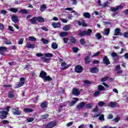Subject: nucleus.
Segmentation results:
<instances>
[{
	"instance_id": "obj_1",
	"label": "nucleus",
	"mask_w": 128,
	"mask_h": 128,
	"mask_svg": "<svg viewBox=\"0 0 128 128\" xmlns=\"http://www.w3.org/2000/svg\"><path fill=\"white\" fill-rule=\"evenodd\" d=\"M40 78H43L44 82H52V78L50 77V76H47L46 72L42 70L40 72Z\"/></svg>"
},
{
	"instance_id": "obj_2",
	"label": "nucleus",
	"mask_w": 128,
	"mask_h": 128,
	"mask_svg": "<svg viewBox=\"0 0 128 128\" xmlns=\"http://www.w3.org/2000/svg\"><path fill=\"white\" fill-rule=\"evenodd\" d=\"M92 32V30L88 29L87 30H82L78 33L79 36H90Z\"/></svg>"
},
{
	"instance_id": "obj_3",
	"label": "nucleus",
	"mask_w": 128,
	"mask_h": 128,
	"mask_svg": "<svg viewBox=\"0 0 128 128\" xmlns=\"http://www.w3.org/2000/svg\"><path fill=\"white\" fill-rule=\"evenodd\" d=\"M58 124L56 121H52L46 124H43L42 128H54Z\"/></svg>"
},
{
	"instance_id": "obj_4",
	"label": "nucleus",
	"mask_w": 128,
	"mask_h": 128,
	"mask_svg": "<svg viewBox=\"0 0 128 128\" xmlns=\"http://www.w3.org/2000/svg\"><path fill=\"white\" fill-rule=\"evenodd\" d=\"M124 8V6H122V5H120L118 6L116 8H114V7H111L110 8V10L112 12H114V14H112V16L113 18H114V16H116V14H118V12H116L117 10H118L120 9V8Z\"/></svg>"
},
{
	"instance_id": "obj_5",
	"label": "nucleus",
	"mask_w": 128,
	"mask_h": 128,
	"mask_svg": "<svg viewBox=\"0 0 128 128\" xmlns=\"http://www.w3.org/2000/svg\"><path fill=\"white\" fill-rule=\"evenodd\" d=\"M20 80V82L16 83L15 88H19L24 86V84L26 82V79L24 77H21Z\"/></svg>"
},
{
	"instance_id": "obj_6",
	"label": "nucleus",
	"mask_w": 128,
	"mask_h": 128,
	"mask_svg": "<svg viewBox=\"0 0 128 128\" xmlns=\"http://www.w3.org/2000/svg\"><path fill=\"white\" fill-rule=\"evenodd\" d=\"M12 108V112L14 116H20L22 114V111L20 110V108L18 107L16 108Z\"/></svg>"
},
{
	"instance_id": "obj_7",
	"label": "nucleus",
	"mask_w": 128,
	"mask_h": 128,
	"mask_svg": "<svg viewBox=\"0 0 128 128\" xmlns=\"http://www.w3.org/2000/svg\"><path fill=\"white\" fill-rule=\"evenodd\" d=\"M99 116V120H101V122H104V115L102 114L100 116V114H92V118H98Z\"/></svg>"
},
{
	"instance_id": "obj_8",
	"label": "nucleus",
	"mask_w": 128,
	"mask_h": 128,
	"mask_svg": "<svg viewBox=\"0 0 128 128\" xmlns=\"http://www.w3.org/2000/svg\"><path fill=\"white\" fill-rule=\"evenodd\" d=\"M74 70L76 72H78V74H80V72H82V70H84V68H82V66L80 65H78L75 67Z\"/></svg>"
},
{
	"instance_id": "obj_9",
	"label": "nucleus",
	"mask_w": 128,
	"mask_h": 128,
	"mask_svg": "<svg viewBox=\"0 0 128 128\" xmlns=\"http://www.w3.org/2000/svg\"><path fill=\"white\" fill-rule=\"evenodd\" d=\"M48 102L46 101L40 103V108L42 110H44V108H48Z\"/></svg>"
},
{
	"instance_id": "obj_10",
	"label": "nucleus",
	"mask_w": 128,
	"mask_h": 128,
	"mask_svg": "<svg viewBox=\"0 0 128 128\" xmlns=\"http://www.w3.org/2000/svg\"><path fill=\"white\" fill-rule=\"evenodd\" d=\"M0 114H2L0 116V118L2 120H4V118H6V117L8 116V112L0 111Z\"/></svg>"
},
{
	"instance_id": "obj_11",
	"label": "nucleus",
	"mask_w": 128,
	"mask_h": 128,
	"mask_svg": "<svg viewBox=\"0 0 128 128\" xmlns=\"http://www.w3.org/2000/svg\"><path fill=\"white\" fill-rule=\"evenodd\" d=\"M103 64H106V66H108V64H110V59L106 56H104L102 59Z\"/></svg>"
},
{
	"instance_id": "obj_12",
	"label": "nucleus",
	"mask_w": 128,
	"mask_h": 128,
	"mask_svg": "<svg viewBox=\"0 0 128 128\" xmlns=\"http://www.w3.org/2000/svg\"><path fill=\"white\" fill-rule=\"evenodd\" d=\"M114 36H122V33L120 32V29L116 28L114 30Z\"/></svg>"
},
{
	"instance_id": "obj_13",
	"label": "nucleus",
	"mask_w": 128,
	"mask_h": 128,
	"mask_svg": "<svg viewBox=\"0 0 128 128\" xmlns=\"http://www.w3.org/2000/svg\"><path fill=\"white\" fill-rule=\"evenodd\" d=\"M72 94L74 96H80V91L76 88H74L72 89Z\"/></svg>"
},
{
	"instance_id": "obj_14",
	"label": "nucleus",
	"mask_w": 128,
	"mask_h": 128,
	"mask_svg": "<svg viewBox=\"0 0 128 128\" xmlns=\"http://www.w3.org/2000/svg\"><path fill=\"white\" fill-rule=\"evenodd\" d=\"M74 100L72 101L69 103V106H74L76 104V102H78V98H73Z\"/></svg>"
},
{
	"instance_id": "obj_15",
	"label": "nucleus",
	"mask_w": 128,
	"mask_h": 128,
	"mask_svg": "<svg viewBox=\"0 0 128 128\" xmlns=\"http://www.w3.org/2000/svg\"><path fill=\"white\" fill-rule=\"evenodd\" d=\"M8 96L9 98H14V90H10L8 92Z\"/></svg>"
},
{
	"instance_id": "obj_16",
	"label": "nucleus",
	"mask_w": 128,
	"mask_h": 128,
	"mask_svg": "<svg viewBox=\"0 0 128 128\" xmlns=\"http://www.w3.org/2000/svg\"><path fill=\"white\" fill-rule=\"evenodd\" d=\"M41 60H42L43 62H46V64H50L52 59L50 58H46L44 56H43L41 57Z\"/></svg>"
},
{
	"instance_id": "obj_17",
	"label": "nucleus",
	"mask_w": 128,
	"mask_h": 128,
	"mask_svg": "<svg viewBox=\"0 0 128 128\" xmlns=\"http://www.w3.org/2000/svg\"><path fill=\"white\" fill-rule=\"evenodd\" d=\"M85 106H86V102H81L79 103L78 105H77V108H78V110H82V108H84Z\"/></svg>"
},
{
	"instance_id": "obj_18",
	"label": "nucleus",
	"mask_w": 128,
	"mask_h": 128,
	"mask_svg": "<svg viewBox=\"0 0 128 128\" xmlns=\"http://www.w3.org/2000/svg\"><path fill=\"white\" fill-rule=\"evenodd\" d=\"M24 48H36V44H30V43H27Z\"/></svg>"
},
{
	"instance_id": "obj_19",
	"label": "nucleus",
	"mask_w": 128,
	"mask_h": 128,
	"mask_svg": "<svg viewBox=\"0 0 128 128\" xmlns=\"http://www.w3.org/2000/svg\"><path fill=\"white\" fill-rule=\"evenodd\" d=\"M98 68L97 67H92L90 69V72H92V74H96L98 72Z\"/></svg>"
},
{
	"instance_id": "obj_20",
	"label": "nucleus",
	"mask_w": 128,
	"mask_h": 128,
	"mask_svg": "<svg viewBox=\"0 0 128 128\" xmlns=\"http://www.w3.org/2000/svg\"><path fill=\"white\" fill-rule=\"evenodd\" d=\"M11 20H12L14 24H18V16L16 15H13L11 18Z\"/></svg>"
},
{
	"instance_id": "obj_21",
	"label": "nucleus",
	"mask_w": 128,
	"mask_h": 128,
	"mask_svg": "<svg viewBox=\"0 0 128 128\" xmlns=\"http://www.w3.org/2000/svg\"><path fill=\"white\" fill-rule=\"evenodd\" d=\"M52 24L54 28H58L62 24H60V22H52Z\"/></svg>"
},
{
	"instance_id": "obj_22",
	"label": "nucleus",
	"mask_w": 128,
	"mask_h": 128,
	"mask_svg": "<svg viewBox=\"0 0 128 128\" xmlns=\"http://www.w3.org/2000/svg\"><path fill=\"white\" fill-rule=\"evenodd\" d=\"M36 16H34L30 20V22L32 24H36Z\"/></svg>"
},
{
	"instance_id": "obj_23",
	"label": "nucleus",
	"mask_w": 128,
	"mask_h": 128,
	"mask_svg": "<svg viewBox=\"0 0 128 128\" xmlns=\"http://www.w3.org/2000/svg\"><path fill=\"white\" fill-rule=\"evenodd\" d=\"M108 106L110 108H116V103L114 102H110V104H108Z\"/></svg>"
},
{
	"instance_id": "obj_24",
	"label": "nucleus",
	"mask_w": 128,
	"mask_h": 128,
	"mask_svg": "<svg viewBox=\"0 0 128 128\" xmlns=\"http://www.w3.org/2000/svg\"><path fill=\"white\" fill-rule=\"evenodd\" d=\"M36 20L38 22H44V18L42 16H38L36 17Z\"/></svg>"
},
{
	"instance_id": "obj_25",
	"label": "nucleus",
	"mask_w": 128,
	"mask_h": 128,
	"mask_svg": "<svg viewBox=\"0 0 128 128\" xmlns=\"http://www.w3.org/2000/svg\"><path fill=\"white\" fill-rule=\"evenodd\" d=\"M84 60L86 64H90V56H87L85 57L84 58Z\"/></svg>"
},
{
	"instance_id": "obj_26",
	"label": "nucleus",
	"mask_w": 128,
	"mask_h": 128,
	"mask_svg": "<svg viewBox=\"0 0 128 128\" xmlns=\"http://www.w3.org/2000/svg\"><path fill=\"white\" fill-rule=\"evenodd\" d=\"M83 16L86 18H90V16H92L90 15V14L88 12H84L83 13Z\"/></svg>"
},
{
	"instance_id": "obj_27",
	"label": "nucleus",
	"mask_w": 128,
	"mask_h": 128,
	"mask_svg": "<svg viewBox=\"0 0 128 128\" xmlns=\"http://www.w3.org/2000/svg\"><path fill=\"white\" fill-rule=\"evenodd\" d=\"M18 12H20V14H28V10L22 8L18 11Z\"/></svg>"
},
{
	"instance_id": "obj_28",
	"label": "nucleus",
	"mask_w": 128,
	"mask_h": 128,
	"mask_svg": "<svg viewBox=\"0 0 128 128\" xmlns=\"http://www.w3.org/2000/svg\"><path fill=\"white\" fill-rule=\"evenodd\" d=\"M98 92H102V90H106V88L102 85L98 86Z\"/></svg>"
},
{
	"instance_id": "obj_29",
	"label": "nucleus",
	"mask_w": 128,
	"mask_h": 128,
	"mask_svg": "<svg viewBox=\"0 0 128 128\" xmlns=\"http://www.w3.org/2000/svg\"><path fill=\"white\" fill-rule=\"evenodd\" d=\"M111 56L112 58H116L117 60H118L120 56L118 55V54L116 53V52H112Z\"/></svg>"
},
{
	"instance_id": "obj_30",
	"label": "nucleus",
	"mask_w": 128,
	"mask_h": 128,
	"mask_svg": "<svg viewBox=\"0 0 128 128\" xmlns=\"http://www.w3.org/2000/svg\"><path fill=\"white\" fill-rule=\"evenodd\" d=\"M85 108L86 110H90L92 108V103L88 104L86 105Z\"/></svg>"
},
{
	"instance_id": "obj_31",
	"label": "nucleus",
	"mask_w": 128,
	"mask_h": 128,
	"mask_svg": "<svg viewBox=\"0 0 128 128\" xmlns=\"http://www.w3.org/2000/svg\"><path fill=\"white\" fill-rule=\"evenodd\" d=\"M41 42L44 44H48L50 41L48 40L45 39L44 38H42Z\"/></svg>"
},
{
	"instance_id": "obj_32",
	"label": "nucleus",
	"mask_w": 128,
	"mask_h": 128,
	"mask_svg": "<svg viewBox=\"0 0 128 128\" xmlns=\"http://www.w3.org/2000/svg\"><path fill=\"white\" fill-rule=\"evenodd\" d=\"M52 48H54V50H56L58 48V44L55 42H53L52 44Z\"/></svg>"
},
{
	"instance_id": "obj_33",
	"label": "nucleus",
	"mask_w": 128,
	"mask_h": 128,
	"mask_svg": "<svg viewBox=\"0 0 128 128\" xmlns=\"http://www.w3.org/2000/svg\"><path fill=\"white\" fill-rule=\"evenodd\" d=\"M68 34V32H61L60 34V36L62 38H64V36H66Z\"/></svg>"
},
{
	"instance_id": "obj_34",
	"label": "nucleus",
	"mask_w": 128,
	"mask_h": 128,
	"mask_svg": "<svg viewBox=\"0 0 128 128\" xmlns=\"http://www.w3.org/2000/svg\"><path fill=\"white\" fill-rule=\"evenodd\" d=\"M80 44H82V46H86V40H84V38H82L80 40Z\"/></svg>"
},
{
	"instance_id": "obj_35",
	"label": "nucleus",
	"mask_w": 128,
	"mask_h": 128,
	"mask_svg": "<svg viewBox=\"0 0 128 128\" xmlns=\"http://www.w3.org/2000/svg\"><path fill=\"white\" fill-rule=\"evenodd\" d=\"M63 30L65 32H68V30H70V25H66L63 27Z\"/></svg>"
},
{
	"instance_id": "obj_36",
	"label": "nucleus",
	"mask_w": 128,
	"mask_h": 128,
	"mask_svg": "<svg viewBox=\"0 0 128 128\" xmlns=\"http://www.w3.org/2000/svg\"><path fill=\"white\" fill-rule=\"evenodd\" d=\"M46 10V4H42L40 6V10H41V12H44Z\"/></svg>"
},
{
	"instance_id": "obj_37",
	"label": "nucleus",
	"mask_w": 128,
	"mask_h": 128,
	"mask_svg": "<svg viewBox=\"0 0 128 128\" xmlns=\"http://www.w3.org/2000/svg\"><path fill=\"white\" fill-rule=\"evenodd\" d=\"M24 112H32L34 111V110L30 108H24Z\"/></svg>"
},
{
	"instance_id": "obj_38",
	"label": "nucleus",
	"mask_w": 128,
	"mask_h": 128,
	"mask_svg": "<svg viewBox=\"0 0 128 128\" xmlns=\"http://www.w3.org/2000/svg\"><path fill=\"white\" fill-rule=\"evenodd\" d=\"M95 36L96 38H97V40H100L102 38V35L100 34V32L96 34H95Z\"/></svg>"
},
{
	"instance_id": "obj_39",
	"label": "nucleus",
	"mask_w": 128,
	"mask_h": 128,
	"mask_svg": "<svg viewBox=\"0 0 128 128\" xmlns=\"http://www.w3.org/2000/svg\"><path fill=\"white\" fill-rule=\"evenodd\" d=\"M18 10L16 8H11L9 9L10 12H14V14H16V12H18Z\"/></svg>"
},
{
	"instance_id": "obj_40",
	"label": "nucleus",
	"mask_w": 128,
	"mask_h": 128,
	"mask_svg": "<svg viewBox=\"0 0 128 128\" xmlns=\"http://www.w3.org/2000/svg\"><path fill=\"white\" fill-rule=\"evenodd\" d=\"M48 116H50V114H45L44 115L41 116V118H42V120H46V118H48Z\"/></svg>"
},
{
	"instance_id": "obj_41",
	"label": "nucleus",
	"mask_w": 128,
	"mask_h": 128,
	"mask_svg": "<svg viewBox=\"0 0 128 128\" xmlns=\"http://www.w3.org/2000/svg\"><path fill=\"white\" fill-rule=\"evenodd\" d=\"M44 56L46 58H52L54 54L52 53H46L44 54Z\"/></svg>"
},
{
	"instance_id": "obj_42",
	"label": "nucleus",
	"mask_w": 128,
	"mask_h": 128,
	"mask_svg": "<svg viewBox=\"0 0 128 128\" xmlns=\"http://www.w3.org/2000/svg\"><path fill=\"white\" fill-rule=\"evenodd\" d=\"M70 44H76V40L74 38L72 37V38L70 39Z\"/></svg>"
},
{
	"instance_id": "obj_43",
	"label": "nucleus",
	"mask_w": 128,
	"mask_h": 128,
	"mask_svg": "<svg viewBox=\"0 0 128 128\" xmlns=\"http://www.w3.org/2000/svg\"><path fill=\"white\" fill-rule=\"evenodd\" d=\"M4 42H5V44H12V42H10V40H8L6 38H4Z\"/></svg>"
},
{
	"instance_id": "obj_44",
	"label": "nucleus",
	"mask_w": 128,
	"mask_h": 128,
	"mask_svg": "<svg viewBox=\"0 0 128 128\" xmlns=\"http://www.w3.org/2000/svg\"><path fill=\"white\" fill-rule=\"evenodd\" d=\"M110 28L106 29L104 31V34L106 36H108L110 34Z\"/></svg>"
},
{
	"instance_id": "obj_45",
	"label": "nucleus",
	"mask_w": 128,
	"mask_h": 128,
	"mask_svg": "<svg viewBox=\"0 0 128 128\" xmlns=\"http://www.w3.org/2000/svg\"><path fill=\"white\" fill-rule=\"evenodd\" d=\"M6 50H8L6 47H4V46H0V52H6Z\"/></svg>"
},
{
	"instance_id": "obj_46",
	"label": "nucleus",
	"mask_w": 128,
	"mask_h": 128,
	"mask_svg": "<svg viewBox=\"0 0 128 128\" xmlns=\"http://www.w3.org/2000/svg\"><path fill=\"white\" fill-rule=\"evenodd\" d=\"M34 120V118L32 117L29 118H27V122H32Z\"/></svg>"
},
{
	"instance_id": "obj_47",
	"label": "nucleus",
	"mask_w": 128,
	"mask_h": 128,
	"mask_svg": "<svg viewBox=\"0 0 128 128\" xmlns=\"http://www.w3.org/2000/svg\"><path fill=\"white\" fill-rule=\"evenodd\" d=\"M28 38L31 42H36V38L34 36H30L28 37Z\"/></svg>"
},
{
	"instance_id": "obj_48",
	"label": "nucleus",
	"mask_w": 128,
	"mask_h": 128,
	"mask_svg": "<svg viewBox=\"0 0 128 128\" xmlns=\"http://www.w3.org/2000/svg\"><path fill=\"white\" fill-rule=\"evenodd\" d=\"M109 4L110 2H108V1H106V2L103 4H102V8H106V6H108V4Z\"/></svg>"
},
{
	"instance_id": "obj_49",
	"label": "nucleus",
	"mask_w": 128,
	"mask_h": 128,
	"mask_svg": "<svg viewBox=\"0 0 128 128\" xmlns=\"http://www.w3.org/2000/svg\"><path fill=\"white\" fill-rule=\"evenodd\" d=\"M108 80V77H104L101 79L100 82H106V80Z\"/></svg>"
},
{
	"instance_id": "obj_50",
	"label": "nucleus",
	"mask_w": 128,
	"mask_h": 128,
	"mask_svg": "<svg viewBox=\"0 0 128 128\" xmlns=\"http://www.w3.org/2000/svg\"><path fill=\"white\" fill-rule=\"evenodd\" d=\"M78 47H74L72 48V51L76 53L78 52Z\"/></svg>"
},
{
	"instance_id": "obj_51",
	"label": "nucleus",
	"mask_w": 128,
	"mask_h": 128,
	"mask_svg": "<svg viewBox=\"0 0 128 128\" xmlns=\"http://www.w3.org/2000/svg\"><path fill=\"white\" fill-rule=\"evenodd\" d=\"M92 112H98V107L96 106L92 110Z\"/></svg>"
},
{
	"instance_id": "obj_52",
	"label": "nucleus",
	"mask_w": 128,
	"mask_h": 128,
	"mask_svg": "<svg viewBox=\"0 0 128 128\" xmlns=\"http://www.w3.org/2000/svg\"><path fill=\"white\" fill-rule=\"evenodd\" d=\"M93 64H100V60H94L92 62Z\"/></svg>"
},
{
	"instance_id": "obj_53",
	"label": "nucleus",
	"mask_w": 128,
	"mask_h": 128,
	"mask_svg": "<svg viewBox=\"0 0 128 128\" xmlns=\"http://www.w3.org/2000/svg\"><path fill=\"white\" fill-rule=\"evenodd\" d=\"M0 14H4V16H6L8 14V11L2 10H1Z\"/></svg>"
},
{
	"instance_id": "obj_54",
	"label": "nucleus",
	"mask_w": 128,
	"mask_h": 128,
	"mask_svg": "<svg viewBox=\"0 0 128 128\" xmlns=\"http://www.w3.org/2000/svg\"><path fill=\"white\" fill-rule=\"evenodd\" d=\"M100 91H96L94 92V98H96V96H100Z\"/></svg>"
},
{
	"instance_id": "obj_55",
	"label": "nucleus",
	"mask_w": 128,
	"mask_h": 128,
	"mask_svg": "<svg viewBox=\"0 0 128 128\" xmlns=\"http://www.w3.org/2000/svg\"><path fill=\"white\" fill-rule=\"evenodd\" d=\"M2 124H10V121L8 120H4L2 122Z\"/></svg>"
},
{
	"instance_id": "obj_56",
	"label": "nucleus",
	"mask_w": 128,
	"mask_h": 128,
	"mask_svg": "<svg viewBox=\"0 0 128 128\" xmlns=\"http://www.w3.org/2000/svg\"><path fill=\"white\" fill-rule=\"evenodd\" d=\"M4 30V25L2 23H0V30Z\"/></svg>"
},
{
	"instance_id": "obj_57",
	"label": "nucleus",
	"mask_w": 128,
	"mask_h": 128,
	"mask_svg": "<svg viewBox=\"0 0 128 128\" xmlns=\"http://www.w3.org/2000/svg\"><path fill=\"white\" fill-rule=\"evenodd\" d=\"M104 104H105L104 102L100 101L98 103V106H104Z\"/></svg>"
},
{
	"instance_id": "obj_58",
	"label": "nucleus",
	"mask_w": 128,
	"mask_h": 128,
	"mask_svg": "<svg viewBox=\"0 0 128 128\" xmlns=\"http://www.w3.org/2000/svg\"><path fill=\"white\" fill-rule=\"evenodd\" d=\"M36 56H38V58H42L44 56V54L42 53H37L36 54Z\"/></svg>"
},
{
	"instance_id": "obj_59",
	"label": "nucleus",
	"mask_w": 128,
	"mask_h": 128,
	"mask_svg": "<svg viewBox=\"0 0 128 128\" xmlns=\"http://www.w3.org/2000/svg\"><path fill=\"white\" fill-rule=\"evenodd\" d=\"M114 122H120V118H116L113 120Z\"/></svg>"
},
{
	"instance_id": "obj_60",
	"label": "nucleus",
	"mask_w": 128,
	"mask_h": 128,
	"mask_svg": "<svg viewBox=\"0 0 128 128\" xmlns=\"http://www.w3.org/2000/svg\"><path fill=\"white\" fill-rule=\"evenodd\" d=\"M107 118L108 120H112V118H114V116H112V114H109L107 117Z\"/></svg>"
},
{
	"instance_id": "obj_61",
	"label": "nucleus",
	"mask_w": 128,
	"mask_h": 128,
	"mask_svg": "<svg viewBox=\"0 0 128 128\" xmlns=\"http://www.w3.org/2000/svg\"><path fill=\"white\" fill-rule=\"evenodd\" d=\"M24 44V38H22L19 40V41L18 42V44Z\"/></svg>"
},
{
	"instance_id": "obj_62",
	"label": "nucleus",
	"mask_w": 128,
	"mask_h": 128,
	"mask_svg": "<svg viewBox=\"0 0 128 128\" xmlns=\"http://www.w3.org/2000/svg\"><path fill=\"white\" fill-rule=\"evenodd\" d=\"M122 36H124V38H128V32H125L122 34Z\"/></svg>"
},
{
	"instance_id": "obj_63",
	"label": "nucleus",
	"mask_w": 128,
	"mask_h": 128,
	"mask_svg": "<svg viewBox=\"0 0 128 128\" xmlns=\"http://www.w3.org/2000/svg\"><path fill=\"white\" fill-rule=\"evenodd\" d=\"M63 40L64 44H68V38H63Z\"/></svg>"
},
{
	"instance_id": "obj_64",
	"label": "nucleus",
	"mask_w": 128,
	"mask_h": 128,
	"mask_svg": "<svg viewBox=\"0 0 128 128\" xmlns=\"http://www.w3.org/2000/svg\"><path fill=\"white\" fill-rule=\"evenodd\" d=\"M82 26H88V24H86L84 20H82Z\"/></svg>"
}]
</instances>
